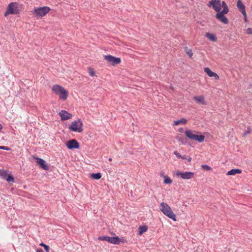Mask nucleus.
Wrapping results in <instances>:
<instances>
[{
  "mask_svg": "<svg viewBox=\"0 0 252 252\" xmlns=\"http://www.w3.org/2000/svg\"><path fill=\"white\" fill-rule=\"evenodd\" d=\"M52 89L56 94L59 95L60 99L63 100L66 99L68 93L63 87L59 85H55Z\"/></svg>",
  "mask_w": 252,
  "mask_h": 252,
  "instance_id": "1",
  "label": "nucleus"
},
{
  "mask_svg": "<svg viewBox=\"0 0 252 252\" xmlns=\"http://www.w3.org/2000/svg\"><path fill=\"white\" fill-rule=\"evenodd\" d=\"M195 131L190 129H187L185 131L186 136L189 139L202 142L204 141L205 136L203 135H198L196 134Z\"/></svg>",
  "mask_w": 252,
  "mask_h": 252,
  "instance_id": "2",
  "label": "nucleus"
},
{
  "mask_svg": "<svg viewBox=\"0 0 252 252\" xmlns=\"http://www.w3.org/2000/svg\"><path fill=\"white\" fill-rule=\"evenodd\" d=\"M50 10V8L48 6L34 7L32 11V14L37 18H41L46 15Z\"/></svg>",
  "mask_w": 252,
  "mask_h": 252,
  "instance_id": "3",
  "label": "nucleus"
},
{
  "mask_svg": "<svg viewBox=\"0 0 252 252\" xmlns=\"http://www.w3.org/2000/svg\"><path fill=\"white\" fill-rule=\"evenodd\" d=\"M83 123L80 119L74 121L69 126V129L71 131L82 132L83 130Z\"/></svg>",
  "mask_w": 252,
  "mask_h": 252,
  "instance_id": "4",
  "label": "nucleus"
},
{
  "mask_svg": "<svg viewBox=\"0 0 252 252\" xmlns=\"http://www.w3.org/2000/svg\"><path fill=\"white\" fill-rule=\"evenodd\" d=\"M19 13L17 2H11L9 4L7 9L4 13V16H7L8 14H17Z\"/></svg>",
  "mask_w": 252,
  "mask_h": 252,
  "instance_id": "5",
  "label": "nucleus"
},
{
  "mask_svg": "<svg viewBox=\"0 0 252 252\" xmlns=\"http://www.w3.org/2000/svg\"><path fill=\"white\" fill-rule=\"evenodd\" d=\"M100 241H106L111 244L118 245L120 243V239L118 236L109 237L108 236H102L98 237Z\"/></svg>",
  "mask_w": 252,
  "mask_h": 252,
  "instance_id": "6",
  "label": "nucleus"
},
{
  "mask_svg": "<svg viewBox=\"0 0 252 252\" xmlns=\"http://www.w3.org/2000/svg\"><path fill=\"white\" fill-rule=\"evenodd\" d=\"M207 6L209 7H212L213 9L217 13L220 12V0H211L207 4Z\"/></svg>",
  "mask_w": 252,
  "mask_h": 252,
  "instance_id": "7",
  "label": "nucleus"
},
{
  "mask_svg": "<svg viewBox=\"0 0 252 252\" xmlns=\"http://www.w3.org/2000/svg\"><path fill=\"white\" fill-rule=\"evenodd\" d=\"M104 59L113 65L120 63L121 62L120 58H116L111 55H105Z\"/></svg>",
  "mask_w": 252,
  "mask_h": 252,
  "instance_id": "8",
  "label": "nucleus"
},
{
  "mask_svg": "<svg viewBox=\"0 0 252 252\" xmlns=\"http://www.w3.org/2000/svg\"><path fill=\"white\" fill-rule=\"evenodd\" d=\"M224 12H220L219 13H217L215 15V17L219 21L224 24H227L229 22L228 18L224 16V15L226 14Z\"/></svg>",
  "mask_w": 252,
  "mask_h": 252,
  "instance_id": "9",
  "label": "nucleus"
},
{
  "mask_svg": "<svg viewBox=\"0 0 252 252\" xmlns=\"http://www.w3.org/2000/svg\"><path fill=\"white\" fill-rule=\"evenodd\" d=\"M66 146L67 148L71 150L73 149H78L79 148V143L75 139H71L66 142Z\"/></svg>",
  "mask_w": 252,
  "mask_h": 252,
  "instance_id": "10",
  "label": "nucleus"
},
{
  "mask_svg": "<svg viewBox=\"0 0 252 252\" xmlns=\"http://www.w3.org/2000/svg\"><path fill=\"white\" fill-rule=\"evenodd\" d=\"M176 176H180L183 179H190L194 177V173L192 172H182L177 171Z\"/></svg>",
  "mask_w": 252,
  "mask_h": 252,
  "instance_id": "11",
  "label": "nucleus"
},
{
  "mask_svg": "<svg viewBox=\"0 0 252 252\" xmlns=\"http://www.w3.org/2000/svg\"><path fill=\"white\" fill-rule=\"evenodd\" d=\"M59 115L61 118L62 121L67 120L72 117V114L68 113L65 110H61L59 113Z\"/></svg>",
  "mask_w": 252,
  "mask_h": 252,
  "instance_id": "12",
  "label": "nucleus"
},
{
  "mask_svg": "<svg viewBox=\"0 0 252 252\" xmlns=\"http://www.w3.org/2000/svg\"><path fill=\"white\" fill-rule=\"evenodd\" d=\"M37 159V163L39 165L40 167L45 170H49V166L47 165V164L45 163V161L40 158H35Z\"/></svg>",
  "mask_w": 252,
  "mask_h": 252,
  "instance_id": "13",
  "label": "nucleus"
},
{
  "mask_svg": "<svg viewBox=\"0 0 252 252\" xmlns=\"http://www.w3.org/2000/svg\"><path fill=\"white\" fill-rule=\"evenodd\" d=\"M204 72H206L209 77H214L216 80L219 79V76L215 72H214L211 70L208 67L204 68Z\"/></svg>",
  "mask_w": 252,
  "mask_h": 252,
  "instance_id": "14",
  "label": "nucleus"
},
{
  "mask_svg": "<svg viewBox=\"0 0 252 252\" xmlns=\"http://www.w3.org/2000/svg\"><path fill=\"white\" fill-rule=\"evenodd\" d=\"M163 214L174 221H176L177 220L176 216L172 211L171 208L169 209L168 211L164 212Z\"/></svg>",
  "mask_w": 252,
  "mask_h": 252,
  "instance_id": "15",
  "label": "nucleus"
},
{
  "mask_svg": "<svg viewBox=\"0 0 252 252\" xmlns=\"http://www.w3.org/2000/svg\"><path fill=\"white\" fill-rule=\"evenodd\" d=\"M193 99L197 103L206 105V102L205 99V97L203 95L194 96Z\"/></svg>",
  "mask_w": 252,
  "mask_h": 252,
  "instance_id": "16",
  "label": "nucleus"
},
{
  "mask_svg": "<svg viewBox=\"0 0 252 252\" xmlns=\"http://www.w3.org/2000/svg\"><path fill=\"white\" fill-rule=\"evenodd\" d=\"M237 7L238 8L239 10L242 13V14H245L246 6L243 4L241 0H238L237 2Z\"/></svg>",
  "mask_w": 252,
  "mask_h": 252,
  "instance_id": "17",
  "label": "nucleus"
},
{
  "mask_svg": "<svg viewBox=\"0 0 252 252\" xmlns=\"http://www.w3.org/2000/svg\"><path fill=\"white\" fill-rule=\"evenodd\" d=\"M170 209H171L170 207L166 203H161L160 209L162 213L168 211Z\"/></svg>",
  "mask_w": 252,
  "mask_h": 252,
  "instance_id": "18",
  "label": "nucleus"
},
{
  "mask_svg": "<svg viewBox=\"0 0 252 252\" xmlns=\"http://www.w3.org/2000/svg\"><path fill=\"white\" fill-rule=\"evenodd\" d=\"M221 8L222 7V10L220 12H224L225 13H228L229 12V8L226 4V2L224 1H222L221 2H220Z\"/></svg>",
  "mask_w": 252,
  "mask_h": 252,
  "instance_id": "19",
  "label": "nucleus"
},
{
  "mask_svg": "<svg viewBox=\"0 0 252 252\" xmlns=\"http://www.w3.org/2000/svg\"><path fill=\"white\" fill-rule=\"evenodd\" d=\"M176 139L183 145L186 144L187 142V138L181 135H177Z\"/></svg>",
  "mask_w": 252,
  "mask_h": 252,
  "instance_id": "20",
  "label": "nucleus"
},
{
  "mask_svg": "<svg viewBox=\"0 0 252 252\" xmlns=\"http://www.w3.org/2000/svg\"><path fill=\"white\" fill-rule=\"evenodd\" d=\"M242 172V170L239 169H232L227 173V175H234L237 174H240Z\"/></svg>",
  "mask_w": 252,
  "mask_h": 252,
  "instance_id": "21",
  "label": "nucleus"
},
{
  "mask_svg": "<svg viewBox=\"0 0 252 252\" xmlns=\"http://www.w3.org/2000/svg\"><path fill=\"white\" fill-rule=\"evenodd\" d=\"M206 36L211 41H216L217 40L216 37L212 33H207Z\"/></svg>",
  "mask_w": 252,
  "mask_h": 252,
  "instance_id": "22",
  "label": "nucleus"
},
{
  "mask_svg": "<svg viewBox=\"0 0 252 252\" xmlns=\"http://www.w3.org/2000/svg\"><path fill=\"white\" fill-rule=\"evenodd\" d=\"M187 123V120L185 118H182L181 120H178L177 121H175L174 125L177 126L182 123L183 124H186Z\"/></svg>",
  "mask_w": 252,
  "mask_h": 252,
  "instance_id": "23",
  "label": "nucleus"
},
{
  "mask_svg": "<svg viewBox=\"0 0 252 252\" xmlns=\"http://www.w3.org/2000/svg\"><path fill=\"white\" fill-rule=\"evenodd\" d=\"M91 177L95 180H99L101 177V174L100 173H92L91 174Z\"/></svg>",
  "mask_w": 252,
  "mask_h": 252,
  "instance_id": "24",
  "label": "nucleus"
},
{
  "mask_svg": "<svg viewBox=\"0 0 252 252\" xmlns=\"http://www.w3.org/2000/svg\"><path fill=\"white\" fill-rule=\"evenodd\" d=\"M148 228L146 226H140L139 227V234H142L143 233L147 231Z\"/></svg>",
  "mask_w": 252,
  "mask_h": 252,
  "instance_id": "25",
  "label": "nucleus"
},
{
  "mask_svg": "<svg viewBox=\"0 0 252 252\" xmlns=\"http://www.w3.org/2000/svg\"><path fill=\"white\" fill-rule=\"evenodd\" d=\"M184 49L187 54L188 55L190 58H191L193 55L192 50L190 49H188L187 47H185Z\"/></svg>",
  "mask_w": 252,
  "mask_h": 252,
  "instance_id": "26",
  "label": "nucleus"
},
{
  "mask_svg": "<svg viewBox=\"0 0 252 252\" xmlns=\"http://www.w3.org/2000/svg\"><path fill=\"white\" fill-rule=\"evenodd\" d=\"M164 183L166 184H171L172 182V180L168 176H165L164 177Z\"/></svg>",
  "mask_w": 252,
  "mask_h": 252,
  "instance_id": "27",
  "label": "nucleus"
},
{
  "mask_svg": "<svg viewBox=\"0 0 252 252\" xmlns=\"http://www.w3.org/2000/svg\"><path fill=\"white\" fill-rule=\"evenodd\" d=\"M39 245L40 246H42L43 247H44L45 250L46 251V252H49V250H50V247L49 246L43 243H41Z\"/></svg>",
  "mask_w": 252,
  "mask_h": 252,
  "instance_id": "28",
  "label": "nucleus"
},
{
  "mask_svg": "<svg viewBox=\"0 0 252 252\" xmlns=\"http://www.w3.org/2000/svg\"><path fill=\"white\" fill-rule=\"evenodd\" d=\"M7 172L5 170H0V176L3 178H6L7 176Z\"/></svg>",
  "mask_w": 252,
  "mask_h": 252,
  "instance_id": "29",
  "label": "nucleus"
},
{
  "mask_svg": "<svg viewBox=\"0 0 252 252\" xmlns=\"http://www.w3.org/2000/svg\"><path fill=\"white\" fill-rule=\"evenodd\" d=\"M201 167L202 169L206 170H210L211 169V167L210 166L206 164H203L202 165Z\"/></svg>",
  "mask_w": 252,
  "mask_h": 252,
  "instance_id": "30",
  "label": "nucleus"
},
{
  "mask_svg": "<svg viewBox=\"0 0 252 252\" xmlns=\"http://www.w3.org/2000/svg\"><path fill=\"white\" fill-rule=\"evenodd\" d=\"M8 182L14 181V178L12 175H8L7 177L5 178Z\"/></svg>",
  "mask_w": 252,
  "mask_h": 252,
  "instance_id": "31",
  "label": "nucleus"
},
{
  "mask_svg": "<svg viewBox=\"0 0 252 252\" xmlns=\"http://www.w3.org/2000/svg\"><path fill=\"white\" fill-rule=\"evenodd\" d=\"M0 149L6 150V151H8V150H10V148L9 147H6V146H0Z\"/></svg>",
  "mask_w": 252,
  "mask_h": 252,
  "instance_id": "32",
  "label": "nucleus"
},
{
  "mask_svg": "<svg viewBox=\"0 0 252 252\" xmlns=\"http://www.w3.org/2000/svg\"><path fill=\"white\" fill-rule=\"evenodd\" d=\"M174 154L178 158H180L181 157H182V155H181V154L179 153H178L177 151H175L174 152Z\"/></svg>",
  "mask_w": 252,
  "mask_h": 252,
  "instance_id": "33",
  "label": "nucleus"
},
{
  "mask_svg": "<svg viewBox=\"0 0 252 252\" xmlns=\"http://www.w3.org/2000/svg\"><path fill=\"white\" fill-rule=\"evenodd\" d=\"M246 33L248 34H252V29L250 28H248L246 30Z\"/></svg>",
  "mask_w": 252,
  "mask_h": 252,
  "instance_id": "34",
  "label": "nucleus"
},
{
  "mask_svg": "<svg viewBox=\"0 0 252 252\" xmlns=\"http://www.w3.org/2000/svg\"><path fill=\"white\" fill-rule=\"evenodd\" d=\"M251 130L250 129V128L248 127V130L244 133V135L246 136L247 134H250L251 133Z\"/></svg>",
  "mask_w": 252,
  "mask_h": 252,
  "instance_id": "35",
  "label": "nucleus"
},
{
  "mask_svg": "<svg viewBox=\"0 0 252 252\" xmlns=\"http://www.w3.org/2000/svg\"><path fill=\"white\" fill-rule=\"evenodd\" d=\"M89 74L91 76H94L95 75V73H94V71L92 69H91V68H90Z\"/></svg>",
  "mask_w": 252,
  "mask_h": 252,
  "instance_id": "36",
  "label": "nucleus"
},
{
  "mask_svg": "<svg viewBox=\"0 0 252 252\" xmlns=\"http://www.w3.org/2000/svg\"><path fill=\"white\" fill-rule=\"evenodd\" d=\"M243 15L244 16V21H245V22H247V21H248V20H247V14H246V12H245V14H243Z\"/></svg>",
  "mask_w": 252,
  "mask_h": 252,
  "instance_id": "37",
  "label": "nucleus"
},
{
  "mask_svg": "<svg viewBox=\"0 0 252 252\" xmlns=\"http://www.w3.org/2000/svg\"><path fill=\"white\" fill-rule=\"evenodd\" d=\"M191 159H192L190 157H188L186 158V159H187L189 162H190L191 161Z\"/></svg>",
  "mask_w": 252,
  "mask_h": 252,
  "instance_id": "38",
  "label": "nucleus"
},
{
  "mask_svg": "<svg viewBox=\"0 0 252 252\" xmlns=\"http://www.w3.org/2000/svg\"><path fill=\"white\" fill-rule=\"evenodd\" d=\"M36 252H43L42 249H38L36 250Z\"/></svg>",
  "mask_w": 252,
  "mask_h": 252,
  "instance_id": "39",
  "label": "nucleus"
},
{
  "mask_svg": "<svg viewBox=\"0 0 252 252\" xmlns=\"http://www.w3.org/2000/svg\"><path fill=\"white\" fill-rule=\"evenodd\" d=\"M180 158H181L182 159H186L187 157L184 155V156H182V157H181Z\"/></svg>",
  "mask_w": 252,
  "mask_h": 252,
  "instance_id": "40",
  "label": "nucleus"
},
{
  "mask_svg": "<svg viewBox=\"0 0 252 252\" xmlns=\"http://www.w3.org/2000/svg\"><path fill=\"white\" fill-rule=\"evenodd\" d=\"M2 129V126L1 124H0V132L1 131Z\"/></svg>",
  "mask_w": 252,
  "mask_h": 252,
  "instance_id": "41",
  "label": "nucleus"
},
{
  "mask_svg": "<svg viewBox=\"0 0 252 252\" xmlns=\"http://www.w3.org/2000/svg\"><path fill=\"white\" fill-rule=\"evenodd\" d=\"M109 161H111L112 160V158H109L108 159Z\"/></svg>",
  "mask_w": 252,
  "mask_h": 252,
  "instance_id": "42",
  "label": "nucleus"
},
{
  "mask_svg": "<svg viewBox=\"0 0 252 252\" xmlns=\"http://www.w3.org/2000/svg\"><path fill=\"white\" fill-rule=\"evenodd\" d=\"M252 88V84H251V85H250V88Z\"/></svg>",
  "mask_w": 252,
  "mask_h": 252,
  "instance_id": "43",
  "label": "nucleus"
}]
</instances>
